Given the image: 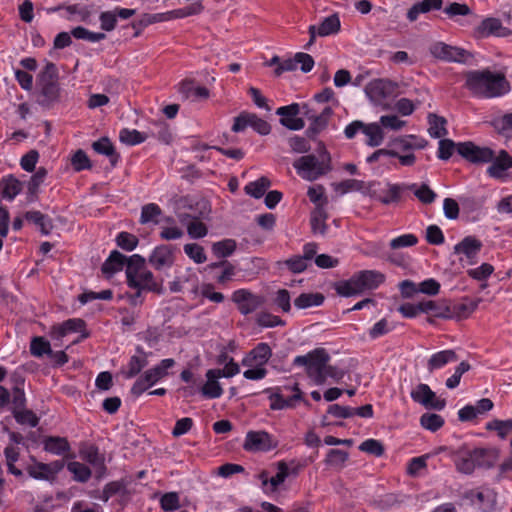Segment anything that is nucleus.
<instances>
[{
	"label": "nucleus",
	"instance_id": "1",
	"mask_svg": "<svg viewBox=\"0 0 512 512\" xmlns=\"http://www.w3.org/2000/svg\"><path fill=\"white\" fill-rule=\"evenodd\" d=\"M465 85L473 96L483 99L502 97L511 90L504 74L489 69L470 71Z\"/></svg>",
	"mask_w": 512,
	"mask_h": 512
},
{
	"label": "nucleus",
	"instance_id": "2",
	"mask_svg": "<svg viewBox=\"0 0 512 512\" xmlns=\"http://www.w3.org/2000/svg\"><path fill=\"white\" fill-rule=\"evenodd\" d=\"M427 144L428 142L420 136L403 135L390 142V149H378L369 155L366 161L371 164L384 158L394 157L398 158L402 166H412L416 161L413 151L422 150Z\"/></svg>",
	"mask_w": 512,
	"mask_h": 512
},
{
	"label": "nucleus",
	"instance_id": "3",
	"mask_svg": "<svg viewBox=\"0 0 512 512\" xmlns=\"http://www.w3.org/2000/svg\"><path fill=\"white\" fill-rule=\"evenodd\" d=\"M125 274L128 287L136 290V294L132 298L134 304H136V298H139L142 292L158 289L153 273L146 267V259L139 254L128 257Z\"/></svg>",
	"mask_w": 512,
	"mask_h": 512
},
{
	"label": "nucleus",
	"instance_id": "4",
	"mask_svg": "<svg viewBox=\"0 0 512 512\" xmlns=\"http://www.w3.org/2000/svg\"><path fill=\"white\" fill-rule=\"evenodd\" d=\"M330 360V356L324 348H316L305 355H298L294 358L295 366L305 367L307 376L312 385L322 386L327 381L325 364Z\"/></svg>",
	"mask_w": 512,
	"mask_h": 512
},
{
	"label": "nucleus",
	"instance_id": "5",
	"mask_svg": "<svg viewBox=\"0 0 512 512\" xmlns=\"http://www.w3.org/2000/svg\"><path fill=\"white\" fill-rule=\"evenodd\" d=\"M296 173L306 181H315L330 171V158L327 154H308L293 162Z\"/></svg>",
	"mask_w": 512,
	"mask_h": 512
},
{
	"label": "nucleus",
	"instance_id": "6",
	"mask_svg": "<svg viewBox=\"0 0 512 512\" xmlns=\"http://www.w3.org/2000/svg\"><path fill=\"white\" fill-rule=\"evenodd\" d=\"M63 468L64 462L62 460L43 463L32 457L31 463L28 464L25 469L31 478L52 484L57 480V476Z\"/></svg>",
	"mask_w": 512,
	"mask_h": 512
},
{
	"label": "nucleus",
	"instance_id": "7",
	"mask_svg": "<svg viewBox=\"0 0 512 512\" xmlns=\"http://www.w3.org/2000/svg\"><path fill=\"white\" fill-rule=\"evenodd\" d=\"M278 445V440L270 433L264 430H251L246 433L243 449L252 453H266L276 449Z\"/></svg>",
	"mask_w": 512,
	"mask_h": 512
},
{
	"label": "nucleus",
	"instance_id": "8",
	"mask_svg": "<svg viewBox=\"0 0 512 512\" xmlns=\"http://www.w3.org/2000/svg\"><path fill=\"white\" fill-rule=\"evenodd\" d=\"M457 152L473 164L489 163L494 156V151L491 148L481 147L469 141L457 143Z\"/></svg>",
	"mask_w": 512,
	"mask_h": 512
},
{
	"label": "nucleus",
	"instance_id": "9",
	"mask_svg": "<svg viewBox=\"0 0 512 512\" xmlns=\"http://www.w3.org/2000/svg\"><path fill=\"white\" fill-rule=\"evenodd\" d=\"M430 53L433 57L447 62L465 63L470 57L466 50L444 42H436L431 45Z\"/></svg>",
	"mask_w": 512,
	"mask_h": 512
},
{
	"label": "nucleus",
	"instance_id": "10",
	"mask_svg": "<svg viewBox=\"0 0 512 512\" xmlns=\"http://www.w3.org/2000/svg\"><path fill=\"white\" fill-rule=\"evenodd\" d=\"M481 247L482 244L479 240L467 236L454 246V253L459 255V260L463 266L473 265L476 263Z\"/></svg>",
	"mask_w": 512,
	"mask_h": 512
},
{
	"label": "nucleus",
	"instance_id": "11",
	"mask_svg": "<svg viewBox=\"0 0 512 512\" xmlns=\"http://www.w3.org/2000/svg\"><path fill=\"white\" fill-rule=\"evenodd\" d=\"M412 400L425 408L442 410L445 408V400L437 398L436 394L427 384H418L410 393Z\"/></svg>",
	"mask_w": 512,
	"mask_h": 512
},
{
	"label": "nucleus",
	"instance_id": "12",
	"mask_svg": "<svg viewBox=\"0 0 512 512\" xmlns=\"http://www.w3.org/2000/svg\"><path fill=\"white\" fill-rule=\"evenodd\" d=\"M341 29V21L337 13L325 17L319 25H310L308 33L310 40L308 45L314 43L317 37H327L337 34Z\"/></svg>",
	"mask_w": 512,
	"mask_h": 512
},
{
	"label": "nucleus",
	"instance_id": "13",
	"mask_svg": "<svg viewBox=\"0 0 512 512\" xmlns=\"http://www.w3.org/2000/svg\"><path fill=\"white\" fill-rule=\"evenodd\" d=\"M276 114L280 116V124L292 131H299L305 127V121L300 115V104L291 103L277 108Z\"/></svg>",
	"mask_w": 512,
	"mask_h": 512
},
{
	"label": "nucleus",
	"instance_id": "14",
	"mask_svg": "<svg viewBox=\"0 0 512 512\" xmlns=\"http://www.w3.org/2000/svg\"><path fill=\"white\" fill-rule=\"evenodd\" d=\"M174 260V249L165 244L156 246L148 258L149 264L160 272L169 270L173 266Z\"/></svg>",
	"mask_w": 512,
	"mask_h": 512
},
{
	"label": "nucleus",
	"instance_id": "15",
	"mask_svg": "<svg viewBox=\"0 0 512 512\" xmlns=\"http://www.w3.org/2000/svg\"><path fill=\"white\" fill-rule=\"evenodd\" d=\"M232 301L237 305L243 315L254 312L263 303L261 296L253 294L247 289L235 290L232 294Z\"/></svg>",
	"mask_w": 512,
	"mask_h": 512
},
{
	"label": "nucleus",
	"instance_id": "16",
	"mask_svg": "<svg viewBox=\"0 0 512 512\" xmlns=\"http://www.w3.org/2000/svg\"><path fill=\"white\" fill-rule=\"evenodd\" d=\"M509 34L510 30L503 26L500 19L495 17L484 18L474 29V35L478 38H487L490 36L506 37Z\"/></svg>",
	"mask_w": 512,
	"mask_h": 512
},
{
	"label": "nucleus",
	"instance_id": "17",
	"mask_svg": "<svg viewBox=\"0 0 512 512\" xmlns=\"http://www.w3.org/2000/svg\"><path fill=\"white\" fill-rule=\"evenodd\" d=\"M490 165L486 170L489 177L505 181L507 172L512 168V157L505 150H500L497 156H493V160L489 162Z\"/></svg>",
	"mask_w": 512,
	"mask_h": 512
},
{
	"label": "nucleus",
	"instance_id": "18",
	"mask_svg": "<svg viewBox=\"0 0 512 512\" xmlns=\"http://www.w3.org/2000/svg\"><path fill=\"white\" fill-rule=\"evenodd\" d=\"M392 91L391 82L383 79H374L365 87L367 98L375 105L381 104Z\"/></svg>",
	"mask_w": 512,
	"mask_h": 512
},
{
	"label": "nucleus",
	"instance_id": "19",
	"mask_svg": "<svg viewBox=\"0 0 512 512\" xmlns=\"http://www.w3.org/2000/svg\"><path fill=\"white\" fill-rule=\"evenodd\" d=\"M205 376L206 382L200 389L201 395L207 399L220 398L223 394V389L219 383V371L216 369H209L207 370Z\"/></svg>",
	"mask_w": 512,
	"mask_h": 512
},
{
	"label": "nucleus",
	"instance_id": "20",
	"mask_svg": "<svg viewBox=\"0 0 512 512\" xmlns=\"http://www.w3.org/2000/svg\"><path fill=\"white\" fill-rule=\"evenodd\" d=\"M289 476V467L285 462H279L277 472L274 476L268 478L265 474L261 475V483L265 493H273L284 483Z\"/></svg>",
	"mask_w": 512,
	"mask_h": 512
},
{
	"label": "nucleus",
	"instance_id": "21",
	"mask_svg": "<svg viewBox=\"0 0 512 512\" xmlns=\"http://www.w3.org/2000/svg\"><path fill=\"white\" fill-rule=\"evenodd\" d=\"M148 364L147 355L143 349L137 348V354L132 355L125 367L121 369V375L125 379L136 377Z\"/></svg>",
	"mask_w": 512,
	"mask_h": 512
},
{
	"label": "nucleus",
	"instance_id": "22",
	"mask_svg": "<svg viewBox=\"0 0 512 512\" xmlns=\"http://www.w3.org/2000/svg\"><path fill=\"white\" fill-rule=\"evenodd\" d=\"M468 498L475 507L483 512L491 511L495 505L494 493L489 488L473 490L469 493Z\"/></svg>",
	"mask_w": 512,
	"mask_h": 512
},
{
	"label": "nucleus",
	"instance_id": "23",
	"mask_svg": "<svg viewBox=\"0 0 512 512\" xmlns=\"http://www.w3.org/2000/svg\"><path fill=\"white\" fill-rule=\"evenodd\" d=\"M272 356V350L267 343H259L257 344L249 354L244 358L243 365L245 366H253L260 365L265 366L266 363Z\"/></svg>",
	"mask_w": 512,
	"mask_h": 512
},
{
	"label": "nucleus",
	"instance_id": "24",
	"mask_svg": "<svg viewBox=\"0 0 512 512\" xmlns=\"http://www.w3.org/2000/svg\"><path fill=\"white\" fill-rule=\"evenodd\" d=\"M128 265V257L123 255L117 250H114L110 253L108 258L104 261L102 265V273L107 277L111 278L117 272L123 270V268Z\"/></svg>",
	"mask_w": 512,
	"mask_h": 512
},
{
	"label": "nucleus",
	"instance_id": "25",
	"mask_svg": "<svg viewBox=\"0 0 512 512\" xmlns=\"http://www.w3.org/2000/svg\"><path fill=\"white\" fill-rule=\"evenodd\" d=\"M70 333H81L82 338H85L87 336L85 333V322L79 318H72L53 328V334L57 338H62Z\"/></svg>",
	"mask_w": 512,
	"mask_h": 512
},
{
	"label": "nucleus",
	"instance_id": "26",
	"mask_svg": "<svg viewBox=\"0 0 512 512\" xmlns=\"http://www.w3.org/2000/svg\"><path fill=\"white\" fill-rule=\"evenodd\" d=\"M335 289L338 295L343 297L357 296L365 292L357 273L348 280L339 281Z\"/></svg>",
	"mask_w": 512,
	"mask_h": 512
},
{
	"label": "nucleus",
	"instance_id": "27",
	"mask_svg": "<svg viewBox=\"0 0 512 512\" xmlns=\"http://www.w3.org/2000/svg\"><path fill=\"white\" fill-rule=\"evenodd\" d=\"M457 360V355L454 350L446 349L433 353L427 361V369L432 372L439 370L447 364Z\"/></svg>",
	"mask_w": 512,
	"mask_h": 512
},
{
	"label": "nucleus",
	"instance_id": "28",
	"mask_svg": "<svg viewBox=\"0 0 512 512\" xmlns=\"http://www.w3.org/2000/svg\"><path fill=\"white\" fill-rule=\"evenodd\" d=\"M21 191L22 183L12 175L3 177L0 181V194L5 200H14Z\"/></svg>",
	"mask_w": 512,
	"mask_h": 512
},
{
	"label": "nucleus",
	"instance_id": "29",
	"mask_svg": "<svg viewBox=\"0 0 512 512\" xmlns=\"http://www.w3.org/2000/svg\"><path fill=\"white\" fill-rule=\"evenodd\" d=\"M479 300L463 299L460 302L454 303L449 306L451 319H464L468 318L478 307Z\"/></svg>",
	"mask_w": 512,
	"mask_h": 512
},
{
	"label": "nucleus",
	"instance_id": "30",
	"mask_svg": "<svg viewBox=\"0 0 512 512\" xmlns=\"http://www.w3.org/2000/svg\"><path fill=\"white\" fill-rule=\"evenodd\" d=\"M43 449L53 455H64L71 447L65 437L49 436L43 440Z\"/></svg>",
	"mask_w": 512,
	"mask_h": 512
},
{
	"label": "nucleus",
	"instance_id": "31",
	"mask_svg": "<svg viewBox=\"0 0 512 512\" xmlns=\"http://www.w3.org/2000/svg\"><path fill=\"white\" fill-rule=\"evenodd\" d=\"M332 115V108L325 107L320 114L309 117V120L311 121L310 126L307 130L309 136L316 135L323 131L327 127Z\"/></svg>",
	"mask_w": 512,
	"mask_h": 512
},
{
	"label": "nucleus",
	"instance_id": "32",
	"mask_svg": "<svg viewBox=\"0 0 512 512\" xmlns=\"http://www.w3.org/2000/svg\"><path fill=\"white\" fill-rule=\"evenodd\" d=\"M363 134L366 136V144L370 147H378L384 140L383 129L379 122L364 125Z\"/></svg>",
	"mask_w": 512,
	"mask_h": 512
},
{
	"label": "nucleus",
	"instance_id": "33",
	"mask_svg": "<svg viewBox=\"0 0 512 512\" xmlns=\"http://www.w3.org/2000/svg\"><path fill=\"white\" fill-rule=\"evenodd\" d=\"M357 274L365 291L378 288L380 284H382L385 280L384 275L381 272L375 270H363Z\"/></svg>",
	"mask_w": 512,
	"mask_h": 512
},
{
	"label": "nucleus",
	"instance_id": "34",
	"mask_svg": "<svg viewBox=\"0 0 512 512\" xmlns=\"http://www.w3.org/2000/svg\"><path fill=\"white\" fill-rule=\"evenodd\" d=\"M174 365L175 361L172 358H165L154 367L146 370V372L153 383L157 384L168 375L169 369H171Z\"/></svg>",
	"mask_w": 512,
	"mask_h": 512
},
{
	"label": "nucleus",
	"instance_id": "35",
	"mask_svg": "<svg viewBox=\"0 0 512 512\" xmlns=\"http://www.w3.org/2000/svg\"><path fill=\"white\" fill-rule=\"evenodd\" d=\"M490 123L498 134L508 137L512 132V113L496 115Z\"/></svg>",
	"mask_w": 512,
	"mask_h": 512
},
{
	"label": "nucleus",
	"instance_id": "36",
	"mask_svg": "<svg viewBox=\"0 0 512 512\" xmlns=\"http://www.w3.org/2000/svg\"><path fill=\"white\" fill-rule=\"evenodd\" d=\"M270 185H271V183L268 178L260 177V178L256 179L255 181L249 182L244 187V191L250 197H253L255 199H260L266 194V191L270 187Z\"/></svg>",
	"mask_w": 512,
	"mask_h": 512
},
{
	"label": "nucleus",
	"instance_id": "37",
	"mask_svg": "<svg viewBox=\"0 0 512 512\" xmlns=\"http://www.w3.org/2000/svg\"><path fill=\"white\" fill-rule=\"evenodd\" d=\"M428 133L434 139H440L447 134L446 120L444 117L430 113L428 115Z\"/></svg>",
	"mask_w": 512,
	"mask_h": 512
},
{
	"label": "nucleus",
	"instance_id": "38",
	"mask_svg": "<svg viewBox=\"0 0 512 512\" xmlns=\"http://www.w3.org/2000/svg\"><path fill=\"white\" fill-rule=\"evenodd\" d=\"M323 302L324 296L321 293H302L294 300V305L298 309H307L318 307Z\"/></svg>",
	"mask_w": 512,
	"mask_h": 512
},
{
	"label": "nucleus",
	"instance_id": "39",
	"mask_svg": "<svg viewBox=\"0 0 512 512\" xmlns=\"http://www.w3.org/2000/svg\"><path fill=\"white\" fill-rule=\"evenodd\" d=\"M420 305L421 313H431L437 318L451 319L449 306L447 305H439L433 300L422 301Z\"/></svg>",
	"mask_w": 512,
	"mask_h": 512
},
{
	"label": "nucleus",
	"instance_id": "40",
	"mask_svg": "<svg viewBox=\"0 0 512 512\" xmlns=\"http://www.w3.org/2000/svg\"><path fill=\"white\" fill-rule=\"evenodd\" d=\"M92 147L98 154L107 156L113 165L117 163L119 155L115 153L113 144L108 138L103 137L95 141Z\"/></svg>",
	"mask_w": 512,
	"mask_h": 512
},
{
	"label": "nucleus",
	"instance_id": "41",
	"mask_svg": "<svg viewBox=\"0 0 512 512\" xmlns=\"http://www.w3.org/2000/svg\"><path fill=\"white\" fill-rule=\"evenodd\" d=\"M25 218L39 227L40 231L44 235H48L52 229L50 218L40 211H28L25 214Z\"/></svg>",
	"mask_w": 512,
	"mask_h": 512
},
{
	"label": "nucleus",
	"instance_id": "42",
	"mask_svg": "<svg viewBox=\"0 0 512 512\" xmlns=\"http://www.w3.org/2000/svg\"><path fill=\"white\" fill-rule=\"evenodd\" d=\"M179 92L182 93L186 98L200 99L207 98L209 91L203 86H194L190 81H183L180 83Z\"/></svg>",
	"mask_w": 512,
	"mask_h": 512
},
{
	"label": "nucleus",
	"instance_id": "43",
	"mask_svg": "<svg viewBox=\"0 0 512 512\" xmlns=\"http://www.w3.org/2000/svg\"><path fill=\"white\" fill-rule=\"evenodd\" d=\"M148 135L156 138L164 144H169L172 140L170 129L164 121L153 122Z\"/></svg>",
	"mask_w": 512,
	"mask_h": 512
},
{
	"label": "nucleus",
	"instance_id": "44",
	"mask_svg": "<svg viewBox=\"0 0 512 512\" xmlns=\"http://www.w3.org/2000/svg\"><path fill=\"white\" fill-rule=\"evenodd\" d=\"M327 214L323 208H316L311 214V228L314 234L324 235L327 230Z\"/></svg>",
	"mask_w": 512,
	"mask_h": 512
},
{
	"label": "nucleus",
	"instance_id": "45",
	"mask_svg": "<svg viewBox=\"0 0 512 512\" xmlns=\"http://www.w3.org/2000/svg\"><path fill=\"white\" fill-rule=\"evenodd\" d=\"M405 188L411 190L419 201L424 204H430L436 198L435 192L427 184L418 185L413 183L405 186Z\"/></svg>",
	"mask_w": 512,
	"mask_h": 512
},
{
	"label": "nucleus",
	"instance_id": "46",
	"mask_svg": "<svg viewBox=\"0 0 512 512\" xmlns=\"http://www.w3.org/2000/svg\"><path fill=\"white\" fill-rule=\"evenodd\" d=\"M67 470L72 474L73 479L80 483L87 482L91 477V470L81 462H69L67 464Z\"/></svg>",
	"mask_w": 512,
	"mask_h": 512
},
{
	"label": "nucleus",
	"instance_id": "47",
	"mask_svg": "<svg viewBox=\"0 0 512 512\" xmlns=\"http://www.w3.org/2000/svg\"><path fill=\"white\" fill-rule=\"evenodd\" d=\"M148 137V133L140 132L135 129H122L119 134L120 141L130 146L143 143Z\"/></svg>",
	"mask_w": 512,
	"mask_h": 512
},
{
	"label": "nucleus",
	"instance_id": "48",
	"mask_svg": "<svg viewBox=\"0 0 512 512\" xmlns=\"http://www.w3.org/2000/svg\"><path fill=\"white\" fill-rule=\"evenodd\" d=\"M475 464L479 468H490L494 464V455L489 449L475 448L470 450Z\"/></svg>",
	"mask_w": 512,
	"mask_h": 512
},
{
	"label": "nucleus",
	"instance_id": "49",
	"mask_svg": "<svg viewBox=\"0 0 512 512\" xmlns=\"http://www.w3.org/2000/svg\"><path fill=\"white\" fill-rule=\"evenodd\" d=\"M4 456L6 459L8 471L16 477L22 476V470L15 466V463L19 459V449L14 445H9L4 449Z\"/></svg>",
	"mask_w": 512,
	"mask_h": 512
},
{
	"label": "nucleus",
	"instance_id": "50",
	"mask_svg": "<svg viewBox=\"0 0 512 512\" xmlns=\"http://www.w3.org/2000/svg\"><path fill=\"white\" fill-rule=\"evenodd\" d=\"M71 35L79 40L90 43H97L105 39L106 35L102 32H92L82 26L75 27L71 30Z\"/></svg>",
	"mask_w": 512,
	"mask_h": 512
},
{
	"label": "nucleus",
	"instance_id": "51",
	"mask_svg": "<svg viewBox=\"0 0 512 512\" xmlns=\"http://www.w3.org/2000/svg\"><path fill=\"white\" fill-rule=\"evenodd\" d=\"M30 352L35 357H43L44 355H52L51 345L44 337H34L30 343Z\"/></svg>",
	"mask_w": 512,
	"mask_h": 512
},
{
	"label": "nucleus",
	"instance_id": "52",
	"mask_svg": "<svg viewBox=\"0 0 512 512\" xmlns=\"http://www.w3.org/2000/svg\"><path fill=\"white\" fill-rule=\"evenodd\" d=\"M236 242L233 239H224L212 245V252L218 258H226L236 250Z\"/></svg>",
	"mask_w": 512,
	"mask_h": 512
},
{
	"label": "nucleus",
	"instance_id": "53",
	"mask_svg": "<svg viewBox=\"0 0 512 512\" xmlns=\"http://www.w3.org/2000/svg\"><path fill=\"white\" fill-rule=\"evenodd\" d=\"M486 429L495 431L501 439H505L512 431V419L498 420L494 419L486 423Z\"/></svg>",
	"mask_w": 512,
	"mask_h": 512
},
{
	"label": "nucleus",
	"instance_id": "54",
	"mask_svg": "<svg viewBox=\"0 0 512 512\" xmlns=\"http://www.w3.org/2000/svg\"><path fill=\"white\" fill-rule=\"evenodd\" d=\"M420 424L426 430L435 432L444 425V419L435 413H425L420 417Z\"/></svg>",
	"mask_w": 512,
	"mask_h": 512
},
{
	"label": "nucleus",
	"instance_id": "55",
	"mask_svg": "<svg viewBox=\"0 0 512 512\" xmlns=\"http://www.w3.org/2000/svg\"><path fill=\"white\" fill-rule=\"evenodd\" d=\"M160 214L161 209L157 204H146L141 209L140 222L142 224L157 223V218L160 216Z\"/></svg>",
	"mask_w": 512,
	"mask_h": 512
},
{
	"label": "nucleus",
	"instance_id": "56",
	"mask_svg": "<svg viewBox=\"0 0 512 512\" xmlns=\"http://www.w3.org/2000/svg\"><path fill=\"white\" fill-rule=\"evenodd\" d=\"M264 393L268 395V399L270 400V409L272 410H284L287 409V403L285 402V398L280 393V388L273 387L267 388L264 390Z\"/></svg>",
	"mask_w": 512,
	"mask_h": 512
},
{
	"label": "nucleus",
	"instance_id": "57",
	"mask_svg": "<svg viewBox=\"0 0 512 512\" xmlns=\"http://www.w3.org/2000/svg\"><path fill=\"white\" fill-rule=\"evenodd\" d=\"M82 458L96 469H104V457L98 449L91 446L81 452Z\"/></svg>",
	"mask_w": 512,
	"mask_h": 512
},
{
	"label": "nucleus",
	"instance_id": "58",
	"mask_svg": "<svg viewBox=\"0 0 512 512\" xmlns=\"http://www.w3.org/2000/svg\"><path fill=\"white\" fill-rule=\"evenodd\" d=\"M457 470L463 474L469 475L477 468L475 460L470 451L463 453L456 461Z\"/></svg>",
	"mask_w": 512,
	"mask_h": 512
},
{
	"label": "nucleus",
	"instance_id": "59",
	"mask_svg": "<svg viewBox=\"0 0 512 512\" xmlns=\"http://www.w3.org/2000/svg\"><path fill=\"white\" fill-rule=\"evenodd\" d=\"M183 249L185 254L197 264H202L207 260L203 247L197 243L185 244Z\"/></svg>",
	"mask_w": 512,
	"mask_h": 512
},
{
	"label": "nucleus",
	"instance_id": "60",
	"mask_svg": "<svg viewBox=\"0 0 512 512\" xmlns=\"http://www.w3.org/2000/svg\"><path fill=\"white\" fill-rule=\"evenodd\" d=\"M116 243L121 249L131 252L138 246L139 240L129 232H120L116 236Z\"/></svg>",
	"mask_w": 512,
	"mask_h": 512
},
{
	"label": "nucleus",
	"instance_id": "61",
	"mask_svg": "<svg viewBox=\"0 0 512 512\" xmlns=\"http://www.w3.org/2000/svg\"><path fill=\"white\" fill-rule=\"evenodd\" d=\"M154 385L155 384L149 378L147 372L145 371L134 382L133 386L131 387V394L135 397H139Z\"/></svg>",
	"mask_w": 512,
	"mask_h": 512
},
{
	"label": "nucleus",
	"instance_id": "62",
	"mask_svg": "<svg viewBox=\"0 0 512 512\" xmlns=\"http://www.w3.org/2000/svg\"><path fill=\"white\" fill-rule=\"evenodd\" d=\"M494 272V267L489 263H482L476 268L467 270V274L474 280L486 281Z\"/></svg>",
	"mask_w": 512,
	"mask_h": 512
},
{
	"label": "nucleus",
	"instance_id": "63",
	"mask_svg": "<svg viewBox=\"0 0 512 512\" xmlns=\"http://www.w3.org/2000/svg\"><path fill=\"white\" fill-rule=\"evenodd\" d=\"M160 506L166 512H173L180 507V498L177 492H168L161 496Z\"/></svg>",
	"mask_w": 512,
	"mask_h": 512
},
{
	"label": "nucleus",
	"instance_id": "64",
	"mask_svg": "<svg viewBox=\"0 0 512 512\" xmlns=\"http://www.w3.org/2000/svg\"><path fill=\"white\" fill-rule=\"evenodd\" d=\"M470 370L469 363L462 361L454 370V373L446 380L445 385L448 389H455L459 386L464 373Z\"/></svg>",
	"mask_w": 512,
	"mask_h": 512
}]
</instances>
